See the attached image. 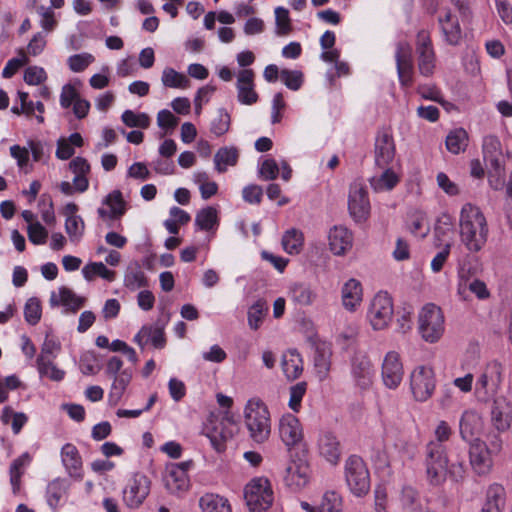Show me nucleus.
Returning <instances> with one entry per match:
<instances>
[{"mask_svg": "<svg viewBox=\"0 0 512 512\" xmlns=\"http://www.w3.org/2000/svg\"><path fill=\"white\" fill-rule=\"evenodd\" d=\"M351 377L356 387L366 390L371 387L374 377L373 365L369 357L356 352L351 358Z\"/></svg>", "mask_w": 512, "mask_h": 512, "instance_id": "2eb2a0df", "label": "nucleus"}, {"mask_svg": "<svg viewBox=\"0 0 512 512\" xmlns=\"http://www.w3.org/2000/svg\"><path fill=\"white\" fill-rule=\"evenodd\" d=\"M131 379L132 373L129 369H123L117 376L113 377L109 392V401L112 404L115 405L120 401Z\"/></svg>", "mask_w": 512, "mask_h": 512, "instance_id": "ea45409f", "label": "nucleus"}, {"mask_svg": "<svg viewBox=\"0 0 512 512\" xmlns=\"http://www.w3.org/2000/svg\"><path fill=\"white\" fill-rule=\"evenodd\" d=\"M122 122L130 128L146 129L150 126L151 119L146 113H135L125 110L121 115Z\"/></svg>", "mask_w": 512, "mask_h": 512, "instance_id": "5fc2aeb1", "label": "nucleus"}, {"mask_svg": "<svg viewBox=\"0 0 512 512\" xmlns=\"http://www.w3.org/2000/svg\"><path fill=\"white\" fill-rule=\"evenodd\" d=\"M82 274L87 281H91L95 276H99L109 282L115 279V272L108 269L102 262L87 264L83 267Z\"/></svg>", "mask_w": 512, "mask_h": 512, "instance_id": "49530a36", "label": "nucleus"}, {"mask_svg": "<svg viewBox=\"0 0 512 512\" xmlns=\"http://www.w3.org/2000/svg\"><path fill=\"white\" fill-rule=\"evenodd\" d=\"M394 314L393 301L387 292H378L370 302L367 319L374 330L388 327Z\"/></svg>", "mask_w": 512, "mask_h": 512, "instance_id": "1a4fd4ad", "label": "nucleus"}, {"mask_svg": "<svg viewBox=\"0 0 512 512\" xmlns=\"http://www.w3.org/2000/svg\"><path fill=\"white\" fill-rule=\"evenodd\" d=\"M103 203L110 209V220L120 218L126 212V204L119 190H114L108 194Z\"/></svg>", "mask_w": 512, "mask_h": 512, "instance_id": "de8ad7c7", "label": "nucleus"}, {"mask_svg": "<svg viewBox=\"0 0 512 512\" xmlns=\"http://www.w3.org/2000/svg\"><path fill=\"white\" fill-rule=\"evenodd\" d=\"M254 77L255 73L252 69H242L237 74V98L243 105H252L258 101Z\"/></svg>", "mask_w": 512, "mask_h": 512, "instance_id": "4be33fe9", "label": "nucleus"}, {"mask_svg": "<svg viewBox=\"0 0 512 512\" xmlns=\"http://www.w3.org/2000/svg\"><path fill=\"white\" fill-rule=\"evenodd\" d=\"M505 504V490L497 483L490 485L486 491V500L481 512H502Z\"/></svg>", "mask_w": 512, "mask_h": 512, "instance_id": "f704fd0d", "label": "nucleus"}, {"mask_svg": "<svg viewBox=\"0 0 512 512\" xmlns=\"http://www.w3.org/2000/svg\"><path fill=\"white\" fill-rule=\"evenodd\" d=\"M195 225L201 229L208 231L217 225V210L213 207L201 209L195 217Z\"/></svg>", "mask_w": 512, "mask_h": 512, "instance_id": "6e6d98bb", "label": "nucleus"}, {"mask_svg": "<svg viewBox=\"0 0 512 512\" xmlns=\"http://www.w3.org/2000/svg\"><path fill=\"white\" fill-rule=\"evenodd\" d=\"M133 341L141 348H144L148 342H151L155 348L160 349L165 345L164 332L159 327L145 325L134 336Z\"/></svg>", "mask_w": 512, "mask_h": 512, "instance_id": "473e14b6", "label": "nucleus"}, {"mask_svg": "<svg viewBox=\"0 0 512 512\" xmlns=\"http://www.w3.org/2000/svg\"><path fill=\"white\" fill-rule=\"evenodd\" d=\"M61 345L58 341L53 338H49L46 336L42 347L41 352L38 355L36 362H42L47 360H54L57 357L58 352L60 351Z\"/></svg>", "mask_w": 512, "mask_h": 512, "instance_id": "13d9d810", "label": "nucleus"}, {"mask_svg": "<svg viewBox=\"0 0 512 512\" xmlns=\"http://www.w3.org/2000/svg\"><path fill=\"white\" fill-rule=\"evenodd\" d=\"M244 498L252 512H264L273 502V491L267 478L259 477L251 480L245 487Z\"/></svg>", "mask_w": 512, "mask_h": 512, "instance_id": "6e6552de", "label": "nucleus"}, {"mask_svg": "<svg viewBox=\"0 0 512 512\" xmlns=\"http://www.w3.org/2000/svg\"><path fill=\"white\" fill-rule=\"evenodd\" d=\"M477 253L462 254L457 258V273L461 282H467L481 271V262Z\"/></svg>", "mask_w": 512, "mask_h": 512, "instance_id": "7c9ffc66", "label": "nucleus"}, {"mask_svg": "<svg viewBox=\"0 0 512 512\" xmlns=\"http://www.w3.org/2000/svg\"><path fill=\"white\" fill-rule=\"evenodd\" d=\"M202 512H232L227 499L217 494H204L199 500Z\"/></svg>", "mask_w": 512, "mask_h": 512, "instance_id": "58836bf2", "label": "nucleus"}, {"mask_svg": "<svg viewBox=\"0 0 512 512\" xmlns=\"http://www.w3.org/2000/svg\"><path fill=\"white\" fill-rule=\"evenodd\" d=\"M27 234L29 241L35 245H43L47 242L48 231L39 222L29 224Z\"/></svg>", "mask_w": 512, "mask_h": 512, "instance_id": "338daca9", "label": "nucleus"}, {"mask_svg": "<svg viewBox=\"0 0 512 512\" xmlns=\"http://www.w3.org/2000/svg\"><path fill=\"white\" fill-rule=\"evenodd\" d=\"M193 467V461L187 460L180 463L167 465L164 483L171 494H182L190 487L188 471Z\"/></svg>", "mask_w": 512, "mask_h": 512, "instance_id": "9b49d317", "label": "nucleus"}, {"mask_svg": "<svg viewBox=\"0 0 512 512\" xmlns=\"http://www.w3.org/2000/svg\"><path fill=\"white\" fill-rule=\"evenodd\" d=\"M342 497L335 491H327L317 505V512H342Z\"/></svg>", "mask_w": 512, "mask_h": 512, "instance_id": "3c124183", "label": "nucleus"}, {"mask_svg": "<svg viewBox=\"0 0 512 512\" xmlns=\"http://www.w3.org/2000/svg\"><path fill=\"white\" fill-rule=\"evenodd\" d=\"M380 173L374 174L369 183L375 192H385L392 190L400 181L399 175L390 166L379 168Z\"/></svg>", "mask_w": 512, "mask_h": 512, "instance_id": "2f4dec72", "label": "nucleus"}, {"mask_svg": "<svg viewBox=\"0 0 512 512\" xmlns=\"http://www.w3.org/2000/svg\"><path fill=\"white\" fill-rule=\"evenodd\" d=\"M353 243L352 233L343 226H335L329 232V246L335 255H344L351 249Z\"/></svg>", "mask_w": 512, "mask_h": 512, "instance_id": "c85d7f7f", "label": "nucleus"}, {"mask_svg": "<svg viewBox=\"0 0 512 512\" xmlns=\"http://www.w3.org/2000/svg\"><path fill=\"white\" fill-rule=\"evenodd\" d=\"M279 435L287 447L298 444L303 438L301 424L293 414H285L279 421Z\"/></svg>", "mask_w": 512, "mask_h": 512, "instance_id": "b1692460", "label": "nucleus"}, {"mask_svg": "<svg viewBox=\"0 0 512 512\" xmlns=\"http://www.w3.org/2000/svg\"><path fill=\"white\" fill-rule=\"evenodd\" d=\"M236 431L237 424L230 411L211 412L209 414L205 425V433L217 452L225 450L226 442L232 439Z\"/></svg>", "mask_w": 512, "mask_h": 512, "instance_id": "20e7f679", "label": "nucleus"}, {"mask_svg": "<svg viewBox=\"0 0 512 512\" xmlns=\"http://www.w3.org/2000/svg\"><path fill=\"white\" fill-rule=\"evenodd\" d=\"M281 366L289 380L298 378L303 371V361L296 350H288L283 354Z\"/></svg>", "mask_w": 512, "mask_h": 512, "instance_id": "e433bc0d", "label": "nucleus"}, {"mask_svg": "<svg viewBox=\"0 0 512 512\" xmlns=\"http://www.w3.org/2000/svg\"><path fill=\"white\" fill-rule=\"evenodd\" d=\"M231 118L229 113L224 108H219L217 116L212 119L210 123V131L216 137L223 136L229 131Z\"/></svg>", "mask_w": 512, "mask_h": 512, "instance_id": "864d4df0", "label": "nucleus"}, {"mask_svg": "<svg viewBox=\"0 0 512 512\" xmlns=\"http://www.w3.org/2000/svg\"><path fill=\"white\" fill-rule=\"evenodd\" d=\"M51 307L63 306L65 313H76L85 303V298L76 295L71 289L61 286L50 294Z\"/></svg>", "mask_w": 512, "mask_h": 512, "instance_id": "5701e85b", "label": "nucleus"}, {"mask_svg": "<svg viewBox=\"0 0 512 512\" xmlns=\"http://www.w3.org/2000/svg\"><path fill=\"white\" fill-rule=\"evenodd\" d=\"M363 299V288L359 280L350 278L347 280L341 289V300L343 307L350 312H353L361 304Z\"/></svg>", "mask_w": 512, "mask_h": 512, "instance_id": "bb28decb", "label": "nucleus"}, {"mask_svg": "<svg viewBox=\"0 0 512 512\" xmlns=\"http://www.w3.org/2000/svg\"><path fill=\"white\" fill-rule=\"evenodd\" d=\"M407 228L414 236L425 237L430 230L425 213L417 211L411 214L407 222Z\"/></svg>", "mask_w": 512, "mask_h": 512, "instance_id": "8fccbe9b", "label": "nucleus"}, {"mask_svg": "<svg viewBox=\"0 0 512 512\" xmlns=\"http://www.w3.org/2000/svg\"><path fill=\"white\" fill-rule=\"evenodd\" d=\"M483 157L488 167H499V163H504L501 143L495 136L489 135L483 139Z\"/></svg>", "mask_w": 512, "mask_h": 512, "instance_id": "72a5a7b5", "label": "nucleus"}, {"mask_svg": "<svg viewBox=\"0 0 512 512\" xmlns=\"http://www.w3.org/2000/svg\"><path fill=\"white\" fill-rule=\"evenodd\" d=\"M410 387L415 400L420 402L428 400L436 387L433 369L424 365L416 367L410 375Z\"/></svg>", "mask_w": 512, "mask_h": 512, "instance_id": "9d476101", "label": "nucleus"}, {"mask_svg": "<svg viewBox=\"0 0 512 512\" xmlns=\"http://www.w3.org/2000/svg\"><path fill=\"white\" fill-rule=\"evenodd\" d=\"M30 462L31 456L29 453L25 452L11 463L9 472L10 482L14 493L19 490L21 477L24 474L25 468L29 465Z\"/></svg>", "mask_w": 512, "mask_h": 512, "instance_id": "c03bdc74", "label": "nucleus"}, {"mask_svg": "<svg viewBox=\"0 0 512 512\" xmlns=\"http://www.w3.org/2000/svg\"><path fill=\"white\" fill-rule=\"evenodd\" d=\"M469 443V458L472 469L478 475H487L493 467L494 455L489 451L487 443L480 438H475Z\"/></svg>", "mask_w": 512, "mask_h": 512, "instance_id": "dca6fc26", "label": "nucleus"}, {"mask_svg": "<svg viewBox=\"0 0 512 512\" xmlns=\"http://www.w3.org/2000/svg\"><path fill=\"white\" fill-rule=\"evenodd\" d=\"M424 466L426 477L431 485L442 484L448 471V456L444 444L428 442L425 447Z\"/></svg>", "mask_w": 512, "mask_h": 512, "instance_id": "39448f33", "label": "nucleus"}, {"mask_svg": "<svg viewBox=\"0 0 512 512\" xmlns=\"http://www.w3.org/2000/svg\"><path fill=\"white\" fill-rule=\"evenodd\" d=\"M289 297L298 306H309L315 301L317 294L306 283H293L289 287Z\"/></svg>", "mask_w": 512, "mask_h": 512, "instance_id": "4c0bfd02", "label": "nucleus"}, {"mask_svg": "<svg viewBox=\"0 0 512 512\" xmlns=\"http://www.w3.org/2000/svg\"><path fill=\"white\" fill-rule=\"evenodd\" d=\"M468 145V134L463 128L451 131L446 137V148L453 154L464 151Z\"/></svg>", "mask_w": 512, "mask_h": 512, "instance_id": "a18cd8bd", "label": "nucleus"}, {"mask_svg": "<svg viewBox=\"0 0 512 512\" xmlns=\"http://www.w3.org/2000/svg\"><path fill=\"white\" fill-rule=\"evenodd\" d=\"M307 390V383L302 381L298 382L295 385L290 387V398H289V407L294 412H298L301 407L302 399Z\"/></svg>", "mask_w": 512, "mask_h": 512, "instance_id": "69168bd1", "label": "nucleus"}, {"mask_svg": "<svg viewBox=\"0 0 512 512\" xmlns=\"http://www.w3.org/2000/svg\"><path fill=\"white\" fill-rule=\"evenodd\" d=\"M311 479V469L308 462L304 459L292 460L288 463L283 481L287 488L293 492H298L305 488Z\"/></svg>", "mask_w": 512, "mask_h": 512, "instance_id": "4468645a", "label": "nucleus"}, {"mask_svg": "<svg viewBox=\"0 0 512 512\" xmlns=\"http://www.w3.org/2000/svg\"><path fill=\"white\" fill-rule=\"evenodd\" d=\"M275 22L277 35H287L290 33L292 26L289 17V11L284 7L275 8Z\"/></svg>", "mask_w": 512, "mask_h": 512, "instance_id": "052dcab7", "label": "nucleus"}, {"mask_svg": "<svg viewBox=\"0 0 512 512\" xmlns=\"http://www.w3.org/2000/svg\"><path fill=\"white\" fill-rule=\"evenodd\" d=\"M370 201L366 187L360 182L350 185L348 195V209L356 222L365 221L370 214Z\"/></svg>", "mask_w": 512, "mask_h": 512, "instance_id": "ddd939ff", "label": "nucleus"}, {"mask_svg": "<svg viewBox=\"0 0 512 512\" xmlns=\"http://www.w3.org/2000/svg\"><path fill=\"white\" fill-rule=\"evenodd\" d=\"M318 451L329 463L337 464L341 450L336 436L331 432H323L318 439Z\"/></svg>", "mask_w": 512, "mask_h": 512, "instance_id": "c756f323", "label": "nucleus"}, {"mask_svg": "<svg viewBox=\"0 0 512 512\" xmlns=\"http://www.w3.org/2000/svg\"><path fill=\"white\" fill-rule=\"evenodd\" d=\"M85 224L81 216H67L65 221V231L70 241L79 242L84 234Z\"/></svg>", "mask_w": 512, "mask_h": 512, "instance_id": "603ef678", "label": "nucleus"}, {"mask_svg": "<svg viewBox=\"0 0 512 512\" xmlns=\"http://www.w3.org/2000/svg\"><path fill=\"white\" fill-rule=\"evenodd\" d=\"M504 368L497 360L487 362L477 373L474 396L477 402L488 404L498 396L504 380Z\"/></svg>", "mask_w": 512, "mask_h": 512, "instance_id": "f03ea898", "label": "nucleus"}, {"mask_svg": "<svg viewBox=\"0 0 512 512\" xmlns=\"http://www.w3.org/2000/svg\"><path fill=\"white\" fill-rule=\"evenodd\" d=\"M95 60L94 56L90 53H80L70 56L67 64L71 71L79 73L84 71Z\"/></svg>", "mask_w": 512, "mask_h": 512, "instance_id": "680f3d73", "label": "nucleus"}, {"mask_svg": "<svg viewBox=\"0 0 512 512\" xmlns=\"http://www.w3.org/2000/svg\"><path fill=\"white\" fill-rule=\"evenodd\" d=\"M382 380L389 389H396L402 382L404 370L400 356L395 351L388 352L382 363Z\"/></svg>", "mask_w": 512, "mask_h": 512, "instance_id": "a211bd4d", "label": "nucleus"}, {"mask_svg": "<svg viewBox=\"0 0 512 512\" xmlns=\"http://www.w3.org/2000/svg\"><path fill=\"white\" fill-rule=\"evenodd\" d=\"M37 370L40 377H47L52 381L59 382L64 379L65 371L59 369L55 364L54 360H47L42 362H36Z\"/></svg>", "mask_w": 512, "mask_h": 512, "instance_id": "4d7b16f0", "label": "nucleus"}, {"mask_svg": "<svg viewBox=\"0 0 512 512\" xmlns=\"http://www.w3.org/2000/svg\"><path fill=\"white\" fill-rule=\"evenodd\" d=\"M151 482L141 473H135L123 490V501L129 508H138L150 493Z\"/></svg>", "mask_w": 512, "mask_h": 512, "instance_id": "f8f14e48", "label": "nucleus"}, {"mask_svg": "<svg viewBox=\"0 0 512 512\" xmlns=\"http://www.w3.org/2000/svg\"><path fill=\"white\" fill-rule=\"evenodd\" d=\"M453 234V222L452 218L443 214L438 218L437 223L435 225V236L439 241H446V238H450Z\"/></svg>", "mask_w": 512, "mask_h": 512, "instance_id": "e2e57ef3", "label": "nucleus"}, {"mask_svg": "<svg viewBox=\"0 0 512 512\" xmlns=\"http://www.w3.org/2000/svg\"><path fill=\"white\" fill-rule=\"evenodd\" d=\"M281 243L286 253L299 254L304 244L303 233L299 229L291 228L283 234Z\"/></svg>", "mask_w": 512, "mask_h": 512, "instance_id": "79ce46f5", "label": "nucleus"}, {"mask_svg": "<svg viewBox=\"0 0 512 512\" xmlns=\"http://www.w3.org/2000/svg\"><path fill=\"white\" fill-rule=\"evenodd\" d=\"M416 51L418 54V68L423 76L432 75L435 68V52L430 34L421 30L417 34Z\"/></svg>", "mask_w": 512, "mask_h": 512, "instance_id": "f3484780", "label": "nucleus"}, {"mask_svg": "<svg viewBox=\"0 0 512 512\" xmlns=\"http://www.w3.org/2000/svg\"><path fill=\"white\" fill-rule=\"evenodd\" d=\"M489 227L479 207L466 203L459 216V237L462 245L471 253L480 252L486 245Z\"/></svg>", "mask_w": 512, "mask_h": 512, "instance_id": "f257e3e1", "label": "nucleus"}, {"mask_svg": "<svg viewBox=\"0 0 512 512\" xmlns=\"http://www.w3.org/2000/svg\"><path fill=\"white\" fill-rule=\"evenodd\" d=\"M395 143L392 135L387 131L377 134L374 148V160L377 168L390 166L395 158Z\"/></svg>", "mask_w": 512, "mask_h": 512, "instance_id": "6ab92c4d", "label": "nucleus"}, {"mask_svg": "<svg viewBox=\"0 0 512 512\" xmlns=\"http://www.w3.org/2000/svg\"><path fill=\"white\" fill-rule=\"evenodd\" d=\"M483 429L482 416L473 409L465 410L459 421L460 436L464 441H473Z\"/></svg>", "mask_w": 512, "mask_h": 512, "instance_id": "393cba45", "label": "nucleus"}, {"mask_svg": "<svg viewBox=\"0 0 512 512\" xmlns=\"http://www.w3.org/2000/svg\"><path fill=\"white\" fill-rule=\"evenodd\" d=\"M239 157L238 150L235 147H222L214 156L215 169L219 173H224L228 166H235Z\"/></svg>", "mask_w": 512, "mask_h": 512, "instance_id": "a19ab883", "label": "nucleus"}, {"mask_svg": "<svg viewBox=\"0 0 512 512\" xmlns=\"http://www.w3.org/2000/svg\"><path fill=\"white\" fill-rule=\"evenodd\" d=\"M444 315L440 307L433 303L426 304L418 315V331L421 338L428 343H436L443 336Z\"/></svg>", "mask_w": 512, "mask_h": 512, "instance_id": "423d86ee", "label": "nucleus"}, {"mask_svg": "<svg viewBox=\"0 0 512 512\" xmlns=\"http://www.w3.org/2000/svg\"><path fill=\"white\" fill-rule=\"evenodd\" d=\"M398 78L402 86L408 87L412 84L413 62L412 50L408 43L399 42L395 52Z\"/></svg>", "mask_w": 512, "mask_h": 512, "instance_id": "aec40b11", "label": "nucleus"}, {"mask_svg": "<svg viewBox=\"0 0 512 512\" xmlns=\"http://www.w3.org/2000/svg\"><path fill=\"white\" fill-rule=\"evenodd\" d=\"M41 314L42 310L40 301L35 297L29 298L24 307V317L26 322L30 325H36L41 319Z\"/></svg>", "mask_w": 512, "mask_h": 512, "instance_id": "bf43d9fd", "label": "nucleus"}, {"mask_svg": "<svg viewBox=\"0 0 512 512\" xmlns=\"http://www.w3.org/2000/svg\"><path fill=\"white\" fill-rule=\"evenodd\" d=\"M267 310L265 303L263 301L255 302L248 311V325L251 329L257 330L264 317V313Z\"/></svg>", "mask_w": 512, "mask_h": 512, "instance_id": "0e129e2a", "label": "nucleus"}, {"mask_svg": "<svg viewBox=\"0 0 512 512\" xmlns=\"http://www.w3.org/2000/svg\"><path fill=\"white\" fill-rule=\"evenodd\" d=\"M61 461L70 477L82 478V458L75 445L66 443L62 447Z\"/></svg>", "mask_w": 512, "mask_h": 512, "instance_id": "cd10ccee", "label": "nucleus"}, {"mask_svg": "<svg viewBox=\"0 0 512 512\" xmlns=\"http://www.w3.org/2000/svg\"><path fill=\"white\" fill-rule=\"evenodd\" d=\"M491 421L493 426L499 432L506 431L512 421V408L510 403L504 398L500 397L491 401Z\"/></svg>", "mask_w": 512, "mask_h": 512, "instance_id": "a878e982", "label": "nucleus"}, {"mask_svg": "<svg viewBox=\"0 0 512 512\" xmlns=\"http://www.w3.org/2000/svg\"><path fill=\"white\" fill-rule=\"evenodd\" d=\"M438 23L444 41L449 45H458L462 31L457 16L448 8L442 9L438 16Z\"/></svg>", "mask_w": 512, "mask_h": 512, "instance_id": "412c9836", "label": "nucleus"}, {"mask_svg": "<svg viewBox=\"0 0 512 512\" xmlns=\"http://www.w3.org/2000/svg\"><path fill=\"white\" fill-rule=\"evenodd\" d=\"M345 480L350 491L358 497L366 495L370 490V474L363 459L351 455L345 461Z\"/></svg>", "mask_w": 512, "mask_h": 512, "instance_id": "0eeeda50", "label": "nucleus"}, {"mask_svg": "<svg viewBox=\"0 0 512 512\" xmlns=\"http://www.w3.org/2000/svg\"><path fill=\"white\" fill-rule=\"evenodd\" d=\"M161 81L165 87L170 88H188L190 80L187 76L177 72L173 68L166 67L162 72Z\"/></svg>", "mask_w": 512, "mask_h": 512, "instance_id": "09e8293b", "label": "nucleus"}, {"mask_svg": "<svg viewBox=\"0 0 512 512\" xmlns=\"http://www.w3.org/2000/svg\"><path fill=\"white\" fill-rule=\"evenodd\" d=\"M280 78L285 86L293 91L300 89L303 83V74L297 70L283 69L280 71Z\"/></svg>", "mask_w": 512, "mask_h": 512, "instance_id": "774afa93", "label": "nucleus"}, {"mask_svg": "<svg viewBox=\"0 0 512 512\" xmlns=\"http://www.w3.org/2000/svg\"><path fill=\"white\" fill-rule=\"evenodd\" d=\"M68 484L65 479L56 478L47 485V503L52 509L61 506L66 498Z\"/></svg>", "mask_w": 512, "mask_h": 512, "instance_id": "c9c22d12", "label": "nucleus"}, {"mask_svg": "<svg viewBox=\"0 0 512 512\" xmlns=\"http://www.w3.org/2000/svg\"><path fill=\"white\" fill-rule=\"evenodd\" d=\"M148 285L147 277L138 264L129 266L124 275V286L130 291H136Z\"/></svg>", "mask_w": 512, "mask_h": 512, "instance_id": "37998d69", "label": "nucleus"}, {"mask_svg": "<svg viewBox=\"0 0 512 512\" xmlns=\"http://www.w3.org/2000/svg\"><path fill=\"white\" fill-rule=\"evenodd\" d=\"M245 426L250 438L256 443H264L271 433L270 413L263 401L257 398L248 400L244 409Z\"/></svg>", "mask_w": 512, "mask_h": 512, "instance_id": "7ed1b4c3", "label": "nucleus"}]
</instances>
